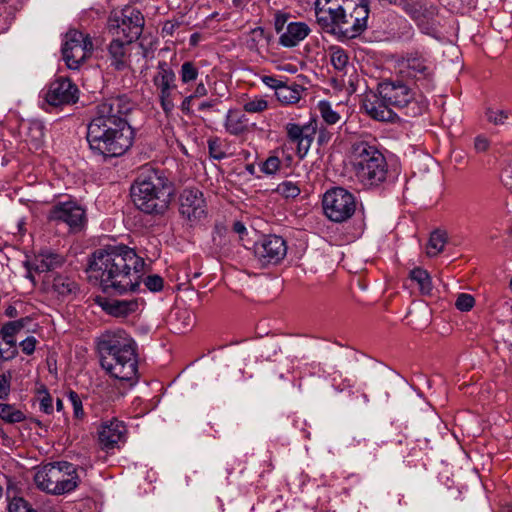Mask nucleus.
Listing matches in <instances>:
<instances>
[{
  "mask_svg": "<svg viewBox=\"0 0 512 512\" xmlns=\"http://www.w3.org/2000/svg\"><path fill=\"white\" fill-rule=\"evenodd\" d=\"M18 353L16 340L6 338L0 332V360L8 361L13 359Z\"/></svg>",
  "mask_w": 512,
  "mask_h": 512,
  "instance_id": "nucleus-33",
  "label": "nucleus"
},
{
  "mask_svg": "<svg viewBox=\"0 0 512 512\" xmlns=\"http://www.w3.org/2000/svg\"><path fill=\"white\" fill-rule=\"evenodd\" d=\"M160 106L166 115L172 113L175 108V98L178 94L177 85L160 90L157 92Z\"/></svg>",
  "mask_w": 512,
  "mask_h": 512,
  "instance_id": "nucleus-28",
  "label": "nucleus"
},
{
  "mask_svg": "<svg viewBox=\"0 0 512 512\" xmlns=\"http://www.w3.org/2000/svg\"><path fill=\"white\" fill-rule=\"evenodd\" d=\"M310 31L304 22H290L286 31L279 37V44L287 48L295 47L309 35Z\"/></svg>",
  "mask_w": 512,
  "mask_h": 512,
  "instance_id": "nucleus-21",
  "label": "nucleus"
},
{
  "mask_svg": "<svg viewBox=\"0 0 512 512\" xmlns=\"http://www.w3.org/2000/svg\"><path fill=\"white\" fill-rule=\"evenodd\" d=\"M101 367L115 379L132 381L137 378V354L134 340L123 330L109 332L99 339Z\"/></svg>",
  "mask_w": 512,
  "mask_h": 512,
  "instance_id": "nucleus-4",
  "label": "nucleus"
},
{
  "mask_svg": "<svg viewBox=\"0 0 512 512\" xmlns=\"http://www.w3.org/2000/svg\"><path fill=\"white\" fill-rule=\"evenodd\" d=\"M69 400L71 401V404L73 406L74 417L77 419H82L84 416V410L79 395L74 391H70Z\"/></svg>",
  "mask_w": 512,
  "mask_h": 512,
  "instance_id": "nucleus-48",
  "label": "nucleus"
},
{
  "mask_svg": "<svg viewBox=\"0 0 512 512\" xmlns=\"http://www.w3.org/2000/svg\"><path fill=\"white\" fill-rule=\"evenodd\" d=\"M225 129L231 135H241L248 131V119L238 110H229L226 115Z\"/></svg>",
  "mask_w": 512,
  "mask_h": 512,
  "instance_id": "nucleus-25",
  "label": "nucleus"
},
{
  "mask_svg": "<svg viewBox=\"0 0 512 512\" xmlns=\"http://www.w3.org/2000/svg\"><path fill=\"white\" fill-rule=\"evenodd\" d=\"M53 289L60 295H68L77 289V284L67 276L57 275L52 282Z\"/></svg>",
  "mask_w": 512,
  "mask_h": 512,
  "instance_id": "nucleus-35",
  "label": "nucleus"
},
{
  "mask_svg": "<svg viewBox=\"0 0 512 512\" xmlns=\"http://www.w3.org/2000/svg\"><path fill=\"white\" fill-rule=\"evenodd\" d=\"M179 74L183 84L192 83L199 75L198 67L192 61H186L181 65Z\"/></svg>",
  "mask_w": 512,
  "mask_h": 512,
  "instance_id": "nucleus-36",
  "label": "nucleus"
},
{
  "mask_svg": "<svg viewBox=\"0 0 512 512\" xmlns=\"http://www.w3.org/2000/svg\"><path fill=\"white\" fill-rule=\"evenodd\" d=\"M37 340L33 336H28L23 341L19 343V347L21 348L22 352L26 355H31L35 351Z\"/></svg>",
  "mask_w": 512,
  "mask_h": 512,
  "instance_id": "nucleus-51",
  "label": "nucleus"
},
{
  "mask_svg": "<svg viewBox=\"0 0 512 512\" xmlns=\"http://www.w3.org/2000/svg\"><path fill=\"white\" fill-rule=\"evenodd\" d=\"M485 115L488 122L494 125H504L507 123L509 116L512 115V112L503 109L487 108L485 111Z\"/></svg>",
  "mask_w": 512,
  "mask_h": 512,
  "instance_id": "nucleus-37",
  "label": "nucleus"
},
{
  "mask_svg": "<svg viewBox=\"0 0 512 512\" xmlns=\"http://www.w3.org/2000/svg\"><path fill=\"white\" fill-rule=\"evenodd\" d=\"M233 230H234V232H236L240 236H242L244 233L247 232V229H246L245 225L242 222H240V221L234 222Z\"/></svg>",
  "mask_w": 512,
  "mask_h": 512,
  "instance_id": "nucleus-60",
  "label": "nucleus"
},
{
  "mask_svg": "<svg viewBox=\"0 0 512 512\" xmlns=\"http://www.w3.org/2000/svg\"><path fill=\"white\" fill-rule=\"evenodd\" d=\"M323 210L331 221L344 222L355 213V197L342 187L328 190L323 196Z\"/></svg>",
  "mask_w": 512,
  "mask_h": 512,
  "instance_id": "nucleus-10",
  "label": "nucleus"
},
{
  "mask_svg": "<svg viewBox=\"0 0 512 512\" xmlns=\"http://www.w3.org/2000/svg\"><path fill=\"white\" fill-rule=\"evenodd\" d=\"M129 44L124 39H119L118 37H113L109 44L108 52L111 66L118 71H122L128 66L126 48Z\"/></svg>",
  "mask_w": 512,
  "mask_h": 512,
  "instance_id": "nucleus-23",
  "label": "nucleus"
},
{
  "mask_svg": "<svg viewBox=\"0 0 512 512\" xmlns=\"http://www.w3.org/2000/svg\"><path fill=\"white\" fill-rule=\"evenodd\" d=\"M143 282L146 288L151 292H159L164 286L163 278L157 274L148 275L144 278Z\"/></svg>",
  "mask_w": 512,
  "mask_h": 512,
  "instance_id": "nucleus-43",
  "label": "nucleus"
},
{
  "mask_svg": "<svg viewBox=\"0 0 512 512\" xmlns=\"http://www.w3.org/2000/svg\"><path fill=\"white\" fill-rule=\"evenodd\" d=\"M301 91L302 87L300 85L288 86L286 83H283L275 95L283 104H294L299 101Z\"/></svg>",
  "mask_w": 512,
  "mask_h": 512,
  "instance_id": "nucleus-27",
  "label": "nucleus"
},
{
  "mask_svg": "<svg viewBox=\"0 0 512 512\" xmlns=\"http://www.w3.org/2000/svg\"><path fill=\"white\" fill-rule=\"evenodd\" d=\"M145 262L126 245H109L97 249L89 258L86 271L104 292H135L140 286Z\"/></svg>",
  "mask_w": 512,
  "mask_h": 512,
  "instance_id": "nucleus-2",
  "label": "nucleus"
},
{
  "mask_svg": "<svg viewBox=\"0 0 512 512\" xmlns=\"http://www.w3.org/2000/svg\"><path fill=\"white\" fill-rule=\"evenodd\" d=\"M350 10L344 13L341 41L359 37L368 28L370 14L368 0H347Z\"/></svg>",
  "mask_w": 512,
  "mask_h": 512,
  "instance_id": "nucleus-13",
  "label": "nucleus"
},
{
  "mask_svg": "<svg viewBox=\"0 0 512 512\" xmlns=\"http://www.w3.org/2000/svg\"><path fill=\"white\" fill-rule=\"evenodd\" d=\"M396 6L401 7L413 20L425 17L426 8L420 1L399 0Z\"/></svg>",
  "mask_w": 512,
  "mask_h": 512,
  "instance_id": "nucleus-30",
  "label": "nucleus"
},
{
  "mask_svg": "<svg viewBox=\"0 0 512 512\" xmlns=\"http://www.w3.org/2000/svg\"><path fill=\"white\" fill-rule=\"evenodd\" d=\"M319 110L322 118L329 125L336 124L340 119L339 114L332 109L329 102L321 101L319 103Z\"/></svg>",
  "mask_w": 512,
  "mask_h": 512,
  "instance_id": "nucleus-39",
  "label": "nucleus"
},
{
  "mask_svg": "<svg viewBox=\"0 0 512 512\" xmlns=\"http://www.w3.org/2000/svg\"><path fill=\"white\" fill-rule=\"evenodd\" d=\"M378 95L366 97L363 108L366 113L378 121H392L396 114L391 107L404 111L408 117L422 115L428 107L426 99L410 88L402 80H387L378 84Z\"/></svg>",
  "mask_w": 512,
  "mask_h": 512,
  "instance_id": "nucleus-3",
  "label": "nucleus"
},
{
  "mask_svg": "<svg viewBox=\"0 0 512 512\" xmlns=\"http://www.w3.org/2000/svg\"><path fill=\"white\" fill-rule=\"evenodd\" d=\"M5 315L7 317H10V318H15L19 315L18 313V310L15 306L13 305H9L6 309H5Z\"/></svg>",
  "mask_w": 512,
  "mask_h": 512,
  "instance_id": "nucleus-61",
  "label": "nucleus"
},
{
  "mask_svg": "<svg viewBox=\"0 0 512 512\" xmlns=\"http://www.w3.org/2000/svg\"><path fill=\"white\" fill-rule=\"evenodd\" d=\"M30 131L34 133L33 138L37 143L42 140L44 133L43 128L40 124H32V126L30 127Z\"/></svg>",
  "mask_w": 512,
  "mask_h": 512,
  "instance_id": "nucleus-57",
  "label": "nucleus"
},
{
  "mask_svg": "<svg viewBox=\"0 0 512 512\" xmlns=\"http://www.w3.org/2000/svg\"><path fill=\"white\" fill-rule=\"evenodd\" d=\"M208 148L211 157L221 160L226 157V153L222 149L221 141L219 138L208 139Z\"/></svg>",
  "mask_w": 512,
  "mask_h": 512,
  "instance_id": "nucleus-44",
  "label": "nucleus"
},
{
  "mask_svg": "<svg viewBox=\"0 0 512 512\" xmlns=\"http://www.w3.org/2000/svg\"><path fill=\"white\" fill-rule=\"evenodd\" d=\"M220 103L219 98H211L199 104V111L213 110Z\"/></svg>",
  "mask_w": 512,
  "mask_h": 512,
  "instance_id": "nucleus-56",
  "label": "nucleus"
},
{
  "mask_svg": "<svg viewBox=\"0 0 512 512\" xmlns=\"http://www.w3.org/2000/svg\"><path fill=\"white\" fill-rule=\"evenodd\" d=\"M193 99L194 98L192 97V95L186 96L183 99L181 106H180L183 113L189 114L191 112V104H192Z\"/></svg>",
  "mask_w": 512,
  "mask_h": 512,
  "instance_id": "nucleus-59",
  "label": "nucleus"
},
{
  "mask_svg": "<svg viewBox=\"0 0 512 512\" xmlns=\"http://www.w3.org/2000/svg\"><path fill=\"white\" fill-rule=\"evenodd\" d=\"M211 95L214 96V98H219L221 101V98H227L229 95L228 88L224 82H214Z\"/></svg>",
  "mask_w": 512,
  "mask_h": 512,
  "instance_id": "nucleus-50",
  "label": "nucleus"
},
{
  "mask_svg": "<svg viewBox=\"0 0 512 512\" xmlns=\"http://www.w3.org/2000/svg\"><path fill=\"white\" fill-rule=\"evenodd\" d=\"M65 38L62 47L63 59L69 69H79L92 55L94 49L92 38L77 30L67 32Z\"/></svg>",
  "mask_w": 512,
  "mask_h": 512,
  "instance_id": "nucleus-11",
  "label": "nucleus"
},
{
  "mask_svg": "<svg viewBox=\"0 0 512 512\" xmlns=\"http://www.w3.org/2000/svg\"><path fill=\"white\" fill-rule=\"evenodd\" d=\"M11 375L0 374V399H5L10 392Z\"/></svg>",
  "mask_w": 512,
  "mask_h": 512,
  "instance_id": "nucleus-52",
  "label": "nucleus"
},
{
  "mask_svg": "<svg viewBox=\"0 0 512 512\" xmlns=\"http://www.w3.org/2000/svg\"><path fill=\"white\" fill-rule=\"evenodd\" d=\"M262 81L268 87L273 88L275 90V93L279 90V88L284 83L283 81L278 80L277 78H275L273 76H264L262 78Z\"/></svg>",
  "mask_w": 512,
  "mask_h": 512,
  "instance_id": "nucleus-54",
  "label": "nucleus"
},
{
  "mask_svg": "<svg viewBox=\"0 0 512 512\" xmlns=\"http://www.w3.org/2000/svg\"><path fill=\"white\" fill-rule=\"evenodd\" d=\"M474 304H475L474 297L468 293L458 294L456 301H455V307L462 312L470 311L474 307Z\"/></svg>",
  "mask_w": 512,
  "mask_h": 512,
  "instance_id": "nucleus-41",
  "label": "nucleus"
},
{
  "mask_svg": "<svg viewBox=\"0 0 512 512\" xmlns=\"http://www.w3.org/2000/svg\"><path fill=\"white\" fill-rule=\"evenodd\" d=\"M290 18V14L282 11H276L274 14V28L277 33H281Z\"/></svg>",
  "mask_w": 512,
  "mask_h": 512,
  "instance_id": "nucleus-49",
  "label": "nucleus"
},
{
  "mask_svg": "<svg viewBox=\"0 0 512 512\" xmlns=\"http://www.w3.org/2000/svg\"><path fill=\"white\" fill-rule=\"evenodd\" d=\"M126 426L122 421L112 419L103 422L98 430V440L103 449H113L124 440Z\"/></svg>",
  "mask_w": 512,
  "mask_h": 512,
  "instance_id": "nucleus-19",
  "label": "nucleus"
},
{
  "mask_svg": "<svg viewBox=\"0 0 512 512\" xmlns=\"http://www.w3.org/2000/svg\"><path fill=\"white\" fill-rule=\"evenodd\" d=\"M410 279L417 283L419 292L422 295H430L433 289L432 280L429 273L421 268L416 267L410 271Z\"/></svg>",
  "mask_w": 512,
  "mask_h": 512,
  "instance_id": "nucleus-26",
  "label": "nucleus"
},
{
  "mask_svg": "<svg viewBox=\"0 0 512 512\" xmlns=\"http://www.w3.org/2000/svg\"><path fill=\"white\" fill-rule=\"evenodd\" d=\"M447 240L446 232L441 230H435L431 233L428 244L427 254L430 257H434L443 251Z\"/></svg>",
  "mask_w": 512,
  "mask_h": 512,
  "instance_id": "nucleus-29",
  "label": "nucleus"
},
{
  "mask_svg": "<svg viewBox=\"0 0 512 512\" xmlns=\"http://www.w3.org/2000/svg\"><path fill=\"white\" fill-rule=\"evenodd\" d=\"M317 128L316 120H311L304 126L295 123H288L286 125L287 137L290 142L297 145V155L300 159H303L308 153Z\"/></svg>",
  "mask_w": 512,
  "mask_h": 512,
  "instance_id": "nucleus-17",
  "label": "nucleus"
},
{
  "mask_svg": "<svg viewBox=\"0 0 512 512\" xmlns=\"http://www.w3.org/2000/svg\"><path fill=\"white\" fill-rule=\"evenodd\" d=\"M130 193L137 209L150 215H162L170 205L173 187L163 171L143 167Z\"/></svg>",
  "mask_w": 512,
  "mask_h": 512,
  "instance_id": "nucleus-5",
  "label": "nucleus"
},
{
  "mask_svg": "<svg viewBox=\"0 0 512 512\" xmlns=\"http://www.w3.org/2000/svg\"><path fill=\"white\" fill-rule=\"evenodd\" d=\"M179 212L190 222L205 216V200L198 189H184L179 197Z\"/></svg>",
  "mask_w": 512,
  "mask_h": 512,
  "instance_id": "nucleus-18",
  "label": "nucleus"
},
{
  "mask_svg": "<svg viewBox=\"0 0 512 512\" xmlns=\"http://www.w3.org/2000/svg\"><path fill=\"white\" fill-rule=\"evenodd\" d=\"M276 192L285 198H295L300 194V188L291 181H284L277 186Z\"/></svg>",
  "mask_w": 512,
  "mask_h": 512,
  "instance_id": "nucleus-40",
  "label": "nucleus"
},
{
  "mask_svg": "<svg viewBox=\"0 0 512 512\" xmlns=\"http://www.w3.org/2000/svg\"><path fill=\"white\" fill-rule=\"evenodd\" d=\"M347 0H316L315 16L320 28L341 40L344 13L350 10Z\"/></svg>",
  "mask_w": 512,
  "mask_h": 512,
  "instance_id": "nucleus-9",
  "label": "nucleus"
},
{
  "mask_svg": "<svg viewBox=\"0 0 512 512\" xmlns=\"http://www.w3.org/2000/svg\"><path fill=\"white\" fill-rule=\"evenodd\" d=\"M79 471L83 468L68 461H57L42 466L34 475L36 487L51 495L74 491L80 484Z\"/></svg>",
  "mask_w": 512,
  "mask_h": 512,
  "instance_id": "nucleus-7",
  "label": "nucleus"
},
{
  "mask_svg": "<svg viewBox=\"0 0 512 512\" xmlns=\"http://www.w3.org/2000/svg\"><path fill=\"white\" fill-rule=\"evenodd\" d=\"M153 85L157 92L176 85V74L172 67L164 60L159 61L156 73L152 78Z\"/></svg>",
  "mask_w": 512,
  "mask_h": 512,
  "instance_id": "nucleus-24",
  "label": "nucleus"
},
{
  "mask_svg": "<svg viewBox=\"0 0 512 512\" xmlns=\"http://www.w3.org/2000/svg\"><path fill=\"white\" fill-rule=\"evenodd\" d=\"M0 418L7 423H19L25 420L24 413L10 404L0 403Z\"/></svg>",
  "mask_w": 512,
  "mask_h": 512,
  "instance_id": "nucleus-32",
  "label": "nucleus"
},
{
  "mask_svg": "<svg viewBox=\"0 0 512 512\" xmlns=\"http://www.w3.org/2000/svg\"><path fill=\"white\" fill-rule=\"evenodd\" d=\"M330 61L337 71L345 73L349 63V56L343 48L332 46L330 48Z\"/></svg>",
  "mask_w": 512,
  "mask_h": 512,
  "instance_id": "nucleus-31",
  "label": "nucleus"
},
{
  "mask_svg": "<svg viewBox=\"0 0 512 512\" xmlns=\"http://www.w3.org/2000/svg\"><path fill=\"white\" fill-rule=\"evenodd\" d=\"M253 252L258 261L263 265L278 264L287 253L285 240L277 235L263 236L255 242Z\"/></svg>",
  "mask_w": 512,
  "mask_h": 512,
  "instance_id": "nucleus-15",
  "label": "nucleus"
},
{
  "mask_svg": "<svg viewBox=\"0 0 512 512\" xmlns=\"http://www.w3.org/2000/svg\"><path fill=\"white\" fill-rule=\"evenodd\" d=\"M198 37H199V36H198V34H196V33H195V34H192V35H191V38H190V43H191L192 45H195V44L197 43Z\"/></svg>",
  "mask_w": 512,
  "mask_h": 512,
  "instance_id": "nucleus-63",
  "label": "nucleus"
},
{
  "mask_svg": "<svg viewBox=\"0 0 512 512\" xmlns=\"http://www.w3.org/2000/svg\"><path fill=\"white\" fill-rule=\"evenodd\" d=\"M32 318L29 316L22 317L15 321L7 322L3 325L1 329L2 335H4L6 338H13L14 336L19 333L21 330H23L29 323H31Z\"/></svg>",
  "mask_w": 512,
  "mask_h": 512,
  "instance_id": "nucleus-34",
  "label": "nucleus"
},
{
  "mask_svg": "<svg viewBox=\"0 0 512 512\" xmlns=\"http://www.w3.org/2000/svg\"><path fill=\"white\" fill-rule=\"evenodd\" d=\"M383 7L395 6L399 3V0H377Z\"/></svg>",
  "mask_w": 512,
  "mask_h": 512,
  "instance_id": "nucleus-62",
  "label": "nucleus"
},
{
  "mask_svg": "<svg viewBox=\"0 0 512 512\" xmlns=\"http://www.w3.org/2000/svg\"><path fill=\"white\" fill-rule=\"evenodd\" d=\"M180 23L174 20H168L163 24L162 34L165 36H172L174 31L179 28Z\"/></svg>",
  "mask_w": 512,
  "mask_h": 512,
  "instance_id": "nucleus-53",
  "label": "nucleus"
},
{
  "mask_svg": "<svg viewBox=\"0 0 512 512\" xmlns=\"http://www.w3.org/2000/svg\"><path fill=\"white\" fill-rule=\"evenodd\" d=\"M64 261L62 255L51 250H42L35 256L31 266L36 272L43 273L61 267Z\"/></svg>",
  "mask_w": 512,
  "mask_h": 512,
  "instance_id": "nucleus-22",
  "label": "nucleus"
},
{
  "mask_svg": "<svg viewBox=\"0 0 512 512\" xmlns=\"http://www.w3.org/2000/svg\"><path fill=\"white\" fill-rule=\"evenodd\" d=\"M56 407L58 411H61L63 409V401L59 398L56 401Z\"/></svg>",
  "mask_w": 512,
  "mask_h": 512,
  "instance_id": "nucleus-64",
  "label": "nucleus"
},
{
  "mask_svg": "<svg viewBox=\"0 0 512 512\" xmlns=\"http://www.w3.org/2000/svg\"><path fill=\"white\" fill-rule=\"evenodd\" d=\"M47 218L49 221L64 223L71 233H79L85 229L88 218L86 210L76 201L58 202L51 207Z\"/></svg>",
  "mask_w": 512,
  "mask_h": 512,
  "instance_id": "nucleus-12",
  "label": "nucleus"
},
{
  "mask_svg": "<svg viewBox=\"0 0 512 512\" xmlns=\"http://www.w3.org/2000/svg\"><path fill=\"white\" fill-rule=\"evenodd\" d=\"M400 73L430 89L434 81V66L418 52L408 53L399 62Z\"/></svg>",
  "mask_w": 512,
  "mask_h": 512,
  "instance_id": "nucleus-14",
  "label": "nucleus"
},
{
  "mask_svg": "<svg viewBox=\"0 0 512 512\" xmlns=\"http://www.w3.org/2000/svg\"><path fill=\"white\" fill-rule=\"evenodd\" d=\"M281 165V161L277 156H269L261 165V171L265 174H275Z\"/></svg>",
  "mask_w": 512,
  "mask_h": 512,
  "instance_id": "nucleus-45",
  "label": "nucleus"
},
{
  "mask_svg": "<svg viewBox=\"0 0 512 512\" xmlns=\"http://www.w3.org/2000/svg\"><path fill=\"white\" fill-rule=\"evenodd\" d=\"M134 103L125 95L98 103L87 126L90 149L104 157L122 156L133 144L134 130L127 117Z\"/></svg>",
  "mask_w": 512,
  "mask_h": 512,
  "instance_id": "nucleus-1",
  "label": "nucleus"
},
{
  "mask_svg": "<svg viewBox=\"0 0 512 512\" xmlns=\"http://www.w3.org/2000/svg\"><path fill=\"white\" fill-rule=\"evenodd\" d=\"M37 395L40 410L46 414H51L53 412L52 397L50 396L45 385L41 384L37 388Z\"/></svg>",
  "mask_w": 512,
  "mask_h": 512,
  "instance_id": "nucleus-38",
  "label": "nucleus"
},
{
  "mask_svg": "<svg viewBox=\"0 0 512 512\" xmlns=\"http://www.w3.org/2000/svg\"><path fill=\"white\" fill-rule=\"evenodd\" d=\"M262 39H269V35L266 33L264 28L257 27L251 30L250 39L248 40V47L251 49L255 48L257 43Z\"/></svg>",
  "mask_w": 512,
  "mask_h": 512,
  "instance_id": "nucleus-47",
  "label": "nucleus"
},
{
  "mask_svg": "<svg viewBox=\"0 0 512 512\" xmlns=\"http://www.w3.org/2000/svg\"><path fill=\"white\" fill-rule=\"evenodd\" d=\"M349 158L357 180L364 187H378L386 181L388 163L375 144L367 140L353 141Z\"/></svg>",
  "mask_w": 512,
  "mask_h": 512,
  "instance_id": "nucleus-6",
  "label": "nucleus"
},
{
  "mask_svg": "<svg viewBox=\"0 0 512 512\" xmlns=\"http://www.w3.org/2000/svg\"><path fill=\"white\" fill-rule=\"evenodd\" d=\"M208 94V89L206 87V85L203 83V82H200L194 92L191 94L193 98H201V97H205L207 96Z\"/></svg>",
  "mask_w": 512,
  "mask_h": 512,
  "instance_id": "nucleus-58",
  "label": "nucleus"
},
{
  "mask_svg": "<svg viewBox=\"0 0 512 512\" xmlns=\"http://www.w3.org/2000/svg\"><path fill=\"white\" fill-rule=\"evenodd\" d=\"M474 147L478 152H485L489 147V141L483 136H477L475 138Z\"/></svg>",
  "mask_w": 512,
  "mask_h": 512,
  "instance_id": "nucleus-55",
  "label": "nucleus"
},
{
  "mask_svg": "<svg viewBox=\"0 0 512 512\" xmlns=\"http://www.w3.org/2000/svg\"><path fill=\"white\" fill-rule=\"evenodd\" d=\"M78 92L70 79L59 77L50 83L45 99L52 106L74 104L78 101Z\"/></svg>",
  "mask_w": 512,
  "mask_h": 512,
  "instance_id": "nucleus-16",
  "label": "nucleus"
},
{
  "mask_svg": "<svg viewBox=\"0 0 512 512\" xmlns=\"http://www.w3.org/2000/svg\"><path fill=\"white\" fill-rule=\"evenodd\" d=\"M268 102L263 98H254L244 104V110L248 113H260L266 110Z\"/></svg>",
  "mask_w": 512,
  "mask_h": 512,
  "instance_id": "nucleus-42",
  "label": "nucleus"
},
{
  "mask_svg": "<svg viewBox=\"0 0 512 512\" xmlns=\"http://www.w3.org/2000/svg\"><path fill=\"white\" fill-rule=\"evenodd\" d=\"M98 304L108 315L116 318H126L136 313L140 306L137 298L123 300L101 298Z\"/></svg>",
  "mask_w": 512,
  "mask_h": 512,
  "instance_id": "nucleus-20",
  "label": "nucleus"
},
{
  "mask_svg": "<svg viewBox=\"0 0 512 512\" xmlns=\"http://www.w3.org/2000/svg\"><path fill=\"white\" fill-rule=\"evenodd\" d=\"M144 23V16L138 9L126 6L110 13L107 30L113 37L132 43L141 36Z\"/></svg>",
  "mask_w": 512,
  "mask_h": 512,
  "instance_id": "nucleus-8",
  "label": "nucleus"
},
{
  "mask_svg": "<svg viewBox=\"0 0 512 512\" xmlns=\"http://www.w3.org/2000/svg\"><path fill=\"white\" fill-rule=\"evenodd\" d=\"M9 512H37L23 498H14L9 504Z\"/></svg>",
  "mask_w": 512,
  "mask_h": 512,
  "instance_id": "nucleus-46",
  "label": "nucleus"
}]
</instances>
